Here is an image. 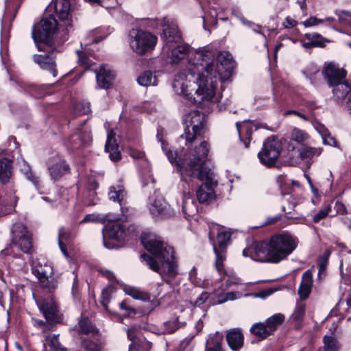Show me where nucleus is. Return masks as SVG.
Returning <instances> with one entry per match:
<instances>
[{
  "label": "nucleus",
  "mask_w": 351,
  "mask_h": 351,
  "mask_svg": "<svg viewBox=\"0 0 351 351\" xmlns=\"http://www.w3.org/2000/svg\"><path fill=\"white\" fill-rule=\"evenodd\" d=\"M213 58L212 52L206 49L196 50L187 69L175 75L172 83L174 91L199 106L211 107L219 102L221 95L216 93L217 84L229 80L234 64L226 51L220 52L217 61Z\"/></svg>",
  "instance_id": "1"
},
{
  "label": "nucleus",
  "mask_w": 351,
  "mask_h": 351,
  "mask_svg": "<svg viewBox=\"0 0 351 351\" xmlns=\"http://www.w3.org/2000/svg\"><path fill=\"white\" fill-rule=\"evenodd\" d=\"M141 239L144 247L157 258L143 254L141 256L142 260L162 278H174L178 274V263L173 248L152 233L144 232Z\"/></svg>",
  "instance_id": "2"
},
{
  "label": "nucleus",
  "mask_w": 351,
  "mask_h": 351,
  "mask_svg": "<svg viewBox=\"0 0 351 351\" xmlns=\"http://www.w3.org/2000/svg\"><path fill=\"white\" fill-rule=\"evenodd\" d=\"M297 240L287 233L276 234L268 242H260L243 251L244 256L261 262L277 263L285 259L296 248Z\"/></svg>",
  "instance_id": "3"
},
{
  "label": "nucleus",
  "mask_w": 351,
  "mask_h": 351,
  "mask_svg": "<svg viewBox=\"0 0 351 351\" xmlns=\"http://www.w3.org/2000/svg\"><path fill=\"white\" fill-rule=\"evenodd\" d=\"M161 147L169 162L176 164L180 169L185 168L198 176H212L214 173L213 167L206 162L210 146L206 141H202L187 153L182 160H177V154L167 148V144L161 141Z\"/></svg>",
  "instance_id": "4"
},
{
  "label": "nucleus",
  "mask_w": 351,
  "mask_h": 351,
  "mask_svg": "<svg viewBox=\"0 0 351 351\" xmlns=\"http://www.w3.org/2000/svg\"><path fill=\"white\" fill-rule=\"evenodd\" d=\"M58 30V22L52 15L43 16L36 23L32 31V37L39 51H48L53 46V36Z\"/></svg>",
  "instance_id": "5"
},
{
  "label": "nucleus",
  "mask_w": 351,
  "mask_h": 351,
  "mask_svg": "<svg viewBox=\"0 0 351 351\" xmlns=\"http://www.w3.org/2000/svg\"><path fill=\"white\" fill-rule=\"evenodd\" d=\"M205 123L204 113L198 110L191 111L184 115V132L181 136L185 138L186 143L193 142L204 132Z\"/></svg>",
  "instance_id": "6"
},
{
  "label": "nucleus",
  "mask_w": 351,
  "mask_h": 351,
  "mask_svg": "<svg viewBox=\"0 0 351 351\" xmlns=\"http://www.w3.org/2000/svg\"><path fill=\"white\" fill-rule=\"evenodd\" d=\"M157 37L152 34L141 29H132L130 32V46L139 55H143L154 49Z\"/></svg>",
  "instance_id": "7"
},
{
  "label": "nucleus",
  "mask_w": 351,
  "mask_h": 351,
  "mask_svg": "<svg viewBox=\"0 0 351 351\" xmlns=\"http://www.w3.org/2000/svg\"><path fill=\"white\" fill-rule=\"evenodd\" d=\"M282 149V142L274 136L267 138L263 143V147L258 154L260 162L271 167L276 164Z\"/></svg>",
  "instance_id": "8"
},
{
  "label": "nucleus",
  "mask_w": 351,
  "mask_h": 351,
  "mask_svg": "<svg viewBox=\"0 0 351 351\" xmlns=\"http://www.w3.org/2000/svg\"><path fill=\"white\" fill-rule=\"evenodd\" d=\"M12 234L10 247L14 251L16 250L29 253L32 248V237L27 228L22 223H15L12 228Z\"/></svg>",
  "instance_id": "9"
},
{
  "label": "nucleus",
  "mask_w": 351,
  "mask_h": 351,
  "mask_svg": "<svg viewBox=\"0 0 351 351\" xmlns=\"http://www.w3.org/2000/svg\"><path fill=\"white\" fill-rule=\"evenodd\" d=\"M32 273L37 277L43 288L52 290L58 285V278L55 276L51 265L40 262H34L32 265Z\"/></svg>",
  "instance_id": "10"
},
{
  "label": "nucleus",
  "mask_w": 351,
  "mask_h": 351,
  "mask_svg": "<svg viewBox=\"0 0 351 351\" xmlns=\"http://www.w3.org/2000/svg\"><path fill=\"white\" fill-rule=\"evenodd\" d=\"M323 149L322 147H312L308 146L295 147L292 143L287 146L288 158L286 162L291 166L297 165L301 160L311 159L313 156H319Z\"/></svg>",
  "instance_id": "11"
},
{
  "label": "nucleus",
  "mask_w": 351,
  "mask_h": 351,
  "mask_svg": "<svg viewBox=\"0 0 351 351\" xmlns=\"http://www.w3.org/2000/svg\"><path fill=\"white\" fill-rule=\"evenodd\" d=\"M231 234L228 231L218 230L217 241L219 248L213 245V251L215 254V266L218 272L223 270V263L226 258V247L230 240Z\"/></svg>",
  "instance_id": "12"
},
{
  "label": "nucleus",
  "mask_w": 351,
  "mask_h": 351,
  "mask_svg": "<svg viewBox=\"0 0 351 351\" xmlns=\"http://www.w3.org/2000/svg\"><path fill=\"white\" fill-rule=\"evenodd\" d=\"M202 182L198 190L197 197L200 203H208L215 198V188L217 182L213 177H197Z\"/></svg>",
  "instance_id": "13"
},
{
  "label": "nucleus",
  "mask_w": 351,
  "mask_h": 351,
  "mask_svg": "<svg viewBox=\"0 0 351 351\" xmlns=\"http://www.w3.org/2000/svg\"><path fill=\"white\" fill-rule=\"evenodd\" d=\"M162 38L165 42L164 51L169 50L172 47L171 44L178 43L181 39V35L177 25L173 23H165L162 26Z\"/></svg>",
  "instance_id": "14"
},
{
  "label": "nucleus",
  "mask_w": 351,
  "mask_h": 351,
  "mask_svg": "<svg viewBox=\"0 0 351 351\" xmlns=\"http://www.w3.org/2000/svg\"><path fill=\"white\" fill-rule=\"evenodd\" d=\"M50 6L53 7L54 12L60 20L65 21L66 26L71 25L70 0H53Z\"/></svg>",
  "instance_id": "15"
},
{
  "label": "nucleus",
  "mask_w": 351,
  "mask_h": 351,
  "mask_svg": "<svg viewBox=\"0 0 351 351\" xmlns=\"http://www.w3.org/2000/svg\"><path fill=\"white\" fill-rule=\"evenodd\" d=\"M323 73L329 85H334L335 83L344 81L346 76L344 69H340L332 63L324 67Z\"/></svg>",
  "instance_id": "16"
},
{
  "label": "nucleus",
  "mask_w": 351,
  "mask_h": 351,
  "mask_svg": "<svg viewBox=\"0 0 351 351\" xmlns=\"http://www.w3.org/2000/svg\"><path fill=\"white\" fill-rule=\"evenodd\" d=\"M149 211L154 217H167L174 212L162 197L156 198L149 206Z\"/></svg>",
  "instance_id": "17"
},
{
  "label": "nucleus",
  "mask_w": 351,
  "mask_h": 351,
  "mask_svg": "<svg viewBox=\"0 0 351 351\" xmlns=\"http://www.w3.org/2000/svg\"><path fill=\"white\" fill-rule=\"evenodd\" d=\"M53 49L54 47L53 46L51 50L47 51L49 53L48 54L34 55L33 56V60L41 69L48 71L53 77H56L57 75V70L56 69V64L51 57Z\"/></svg>",
  "instance_id": "18"
},
{
  "label": "nucleus",
  "mask_w": 351,
  "mask_h": 351,
  "mask_svg": "<svg viewBox=\"0 0 351 351\" xmlns=\"http://www.w3.org/2000/svg\"><path fill=\"white\" fill-rule=\"evenodd\" d=\"M37 304L47 321L57 322L58 320L57 304L53 299H43L37 301Z\"/></svg>",
  "instance_id": "19"
},
{
  "label": "nucleus",
  "mask_w": 351,
  "mask_h": 351,
  "mask_svg": "<svg viewBox=\"0 0 351 351\" xmlns=\"http://www.w3.org/2000/svg\"><path fill=\"white\" fill-rule=\"evenodd\" d=\"M114 78V72L107 65L101 66L99 70L96 71V80L100 88L108 89L110 88Z\"/></svg>",
  "instance_id": "20"
},
{
  "label": "nucleus",
  "mask_w": 351,
  "mask_h": 351,
  "mask_svg": "<svg viewBox=\"0 0 351 351\" xmlns=\"http://www.w3.org/2000/svg\"><path fill=\"white\" fill-rule=\"evenodd\" d=\"M127 335L128 339L132 341L130 346L129 351H149L151 348V343L145 339H141L136 337V328H131L128 329Z\"/></svg>",
  "instance_id": "21"
},
{
  "label": "nucleus",
  "mask_w": 351,
  "mask_h": 351,
  "mask_svg": "<svg viewBox=\"0 0 351 351\" xmlns=\"http://www.w3.org/2000/svg\"><path fill=\"white\" fill-rule=\"evenodd\" d=\"M116 133L111 130L107 136L105 145V151L109 153V157L112 161H117L121 159V151L115 138Z\"/></svg>",
  "instance_id": "22"
},
{
  "label": "nucleus",
  "mask_w": 351,
  "mask_h": 351,
  "mask_svg": "<svg viewBox=\"0 0 351 351\" xmlns=\"http://www.w3.org/2000/svg\"><path fill=\"white\" fill-rule=\"evenodd\" d=\"M226 341L232 350L238 351L243 346L244 337L240 329L233 328L227 332Z\"/></svg>",
  "instance_id": "23"
},
{
  "label": "nucleus",
  "mask_w": 351,
  "mask_h": 351,
  "mask_svg": "<svg viewBox=\"0 0 351 351\" xmlns=\"http://www.w3.org/2000/svg\"><path fill=\"white\" fill-rule=\"evenodd\" d=\"M190 53V47L188 45H180L173 47L171 52H168L169 62L172 64L180 63L184 60Z\"/></svg>",
  "instance_id": "24"
},
{
  "label": "nucleus",
  "mask_w": 351,
  "mask_h": 351,
  "mask_svg": "<svg viewBox=\"0 0 351 351\" xmlns=\"http://www.w3.org/2000/svg\"><path fill=\"white\" fill-rule=\"evenodd\" d=\"M312 285L313 274L310 269H308L303 273L302 281L298 289V294L302 300H305L308 297Z\"/></svg>",
  "instance_id": "25"
},
{
  "label": "nucleus",
  "mask_w": 351,
  "mask_h": 351,
  "mask_svg": "<svg viewBox=\"0 0 351 351\" xmlns=\"http://www.w3.org/2000/svg\"><path fill=\"white\" fill-rule=\"evenodd\" d=\"M116 217L118 218V217ZM119 219L120 218L119 217L118 221ZM116 221H117V220L109 221L110 223L106 225L104 232V237H107L115 240H120L123 237L124 228L121 224Z\"/></svg>",
  "instance_id": "26"
},
{
  "label": "nucleus",
  "mask_w": 351,
  "mask_h": 351,
  "mask_svg": "<svg viewBox=\"0 0 351 351\" xmlns=\"http://www.w3.org/2000/svg\"><path fill=\"white\" fill-rule=\"evenodd\" d=\"M309 138V135L304 130L295 128L291 134L290 144L294 145L295 147L303 146V143Z\"/></svg>",
  "instance_id": "27"
},
{
  "label": "nucleus",
  "mask_w": 351,
  "mask_h": 351,
  "mask_svg": "<svg viewBox=\"0 0 351 351\" xmlns=\"http://www.w3.org/2000/svg\"><path fill=\"white\" fill-rule=\"evenodd\" d=\"M223 341V335L219 332H215L207 340L205 351H223L221 348Z\"/></svg>",
  "instance_id": "28"
},
{
  "label": "nucleus",
  "mask_w": 351,
  "mask_h": 351,
  "mask_svg": "<svg viewBox=\"0 0 351 351\" xmlns=\"http://www.w3.org/2000/svg\"><path fill=\"white\" fill-rule=\"evenodd\" d=\"M329 86L332 87L333 95L338 100L344 99V97L351 90V87L346 82L345 80L339 83H335L334 85Z\"/></svg>",
  "instance_id": "29"
},
{
  "label": "nucleus",
  "mask_w": 351,
  "mask_h": 351,
  "mask_svg": "<svg viewBox=\"0 0 351 351\" xmlns=\"http://www.w3.org/2000/svg\"><path fill=\"white\" fill-rule=\"evenodd\" d=\"M51 176H62L70 173L69 166L64 160H60L49 167Z\"/></svg>",
  "instance_id": "30"
},
{
  "label": "nucleus",
  "mask_w": 351,
  "mask_h": 351,
  "mask_svg": "<svg viewBox=\"0 0 351 351\" xmlns=\"http://www.w3.org/2000/svg\"><path fill=\"white\" fill-rule=\"evenodd\" d=\"M138 83L143 86H156L158 79L155 73L151 71L143 72L137 79Z\"/></svg>",
  "instance_id": "31"
},
{
  "label": "nucleus",
  "mask_w": 351,
  "mask_h": 351,
  "mask_svg": "<svg viewBox=\"0 0 351 351\" xmlns=\"http://www.w3.org/2000/svg\"><path fill=\"white\" fill-rule=\"evenodd\" d=\"M182 211L186 217H193L197 213L195 202L189 197H184L182 202Z\"/></svg>",
  "instance_id": "32"
},
{
  "label": "nucleus",
  "mask_w": 351,
  "mask_h": 351,
  "mask_svg": "<svg viewBox=\"0 0 351 351\" xmlns=\"http://www.w3.org/2000/svg\"><path fill=\"white\" fill-rule=\"evenodd\" d=\"M284 320L285 316L281 313H277L269 317L266 321L267 330L271 334L283 323Z\"/></svg>",
  "instance_id": "33"
},
{
  "label": "nucleus",
  "mask_w": 351,
  "mask_h": 351,
  "mask_svg": "<svg viewBox=\"0 0 351 351\" xmlns=\"http://www.w3.org/2000/svg\"><path fill=\"white\" fill-rule=\"evenodd\" d=\"M125 194L126 193L124 189L121 185H117V186H112L110 187L108 193L109 198L114 201H118L120 204H121V202L123 200Z\"/></svg>",
  "instance_id": "34"
},
{
  "label": "nucleus",
  "mask_w": 351,
  "mask_h": 351,
  "mask_svg": "<svg viewBox=\"0 0 351 351\" xmlns=\"http://www.w3.org/2000/svg\"><path fill=\"white\" fill-rule=\"evenodd\" d=\"M267 329L264 324L256 323L250 328V331L254 335L263 339L271 335Z\"/></svg>",
  "instance_id": "35"
},
{
  "label": "nucleus",
  "mask_w": 351,
  "mask_h": 351,
  "mask_svg": "<svg viewBox=\"0 0 351 351\" xmlns=\"http://www.w3.org/2000/svg\"><path fill=\"white\" fill-rule=\"evenodd\" d=\"M118 219L119 218L117 217L110 218L108 215L100 216L96 214H88L84 217L80 223L101 222L104 223L107 221H113Z\"/></svg>",
  "instance_id": "36"
},
{
  "label": "nucleus",
  "mask_w": 351,
  "mask_h": 351,
  "mask_svg": "<svg viewBox=\"0 0 351 351\" xmlns=\"http://www.w3.org/2000/svg\"><path fill=\"white\" fill-rule=\"evenodd\" d=\"M219 274H221L222 273L225 276L227 277V279L226 280V285L224 289H228L230 287L238 285L240 283V278L232 271H228L224 269V265L223 264V270L220 272H218Z\"/></svg>",
  "instance_id": "37"
},
{
  "label": "nucleus",
  "mask_w": 351,
  "mask_h": 351,
  "mask_svg": "<svg viewBox=\"0 0 351 351\" xmlns=\"http://www.w3.org/2000/svg\"><path fill=\"white\" fill-rule=\"evenodd\" d=\"M324 351H338L341 346L337 339L331 336L324 337Z\"/></svg>",
  "instance_id": "38"
},
{
  "label": "nucleus",
  "mask_w": 351,
  "mask_h": 351,
  "mask_svg": "<svg viewBox=\"0 0 351 351\" xmlns=\"http://www.w3.org/2000/svg\"><path fill=\"white\" fill-rule=\"evenodd\" d=\"M45 345H48L51 349L55 351H65V348H63L58 339L57 335H49L46 337Z\"/></svg>",
  "instance_id": "39"
},
{
  "label": "nucleus",
  "mask_w": 351,
  "mask_h": 351,
  "mask_svg": "<svg viewBox=\"0 0 351 351\" xmlns=\"http://www.w3.org/2000/svg\"><path fill=\"white\" fill-rule=\"evenodd\" d=\"M70 232L64 229L60 228L59 230V239H58V244L62 252L64 254L65 256L68 257V253L66 251V245L64 243V241H66L70 238Z\"/></svg>",
  "instance_id": "40"
},
{
  "label": "nucleus",
  "mask_w": 351,
  "mask_h": 351,
  "mask_svg": "<svg viewBox=\"0 0 351 351\" xmlns=\"http://www.w3.org/2000/svg\"><path fill=\"white\" fill-rule=\"evenodd\" d=\"M241 295V294L237 291L222 293L217 295V301L215 303L222 304L230 300H234L239 298Z\"/></svg>",
  "instance_id": "41"
},
{
  "label": "nucleus",
  "mask_w": 351,
  "mask_h": 351,
  "mask_svg": "<svg viewBox=\"0 0 351 351\" xmlns=\"http://www.w3.org/2000/svg\"><path fill=\"white\" fill-rule=\"evenodd\" d=\"M304 36L308 40H311L314 47H323L325 46L326 40L318 34H306Z\"/></svg>",
  "instance_id": "42"
},
{
  "label": "nucleus",
  "mask_w": 351,
  "mask_h": 351,
  "mask_svg": "<svg viewBox=\"0 0 351 351\" xmlns=\"http://www.w3.org/2000/svg\"><path fill=\"white\" fill-rule=\"evenodd\" d=\"M128 294L136 300H141L144 302H149L151 300V297L147 293L136 289H130Z\"/></svg>",
  "instance_id": "43"
},
{
  "label": "nucleus",
  "mask_w": 351,
  "mask_h": 351,
  "mask_svg": "<svg viewBox=\"0 0 351 351\" xmlns=\"http://www.w3.org/2000/svg\"><path fill=\"white\" fill-rule=\"evenodd\" d=\"M12 161L7 158L0 159V176H10Z\"/></svg>",
  "instance_id": "44"
},
{
  "label": "nucleus",
  "mask_w": 351,
  "mask_h": 351,
  "mask_svg": "<svg viewBox=\"0 0 351 351\" xmlns=\"http://www.w3.org/2000/svg\"><path fill=\"white\" fill-rule=\"evenodd\" d=\"M80 328L82 333L89 334L95 332V327L91 324L90 321L87 319H82L80 322Z\"/></svg>",
  "instance_id": "45"
},
{
  "label": "nucleus",
  "mask_w": 351,
  "mask_h": 351,
  "mask_svg": "<svg viewBox=\"0 0 351 351\" xmlns=\"http://www.w3.org/2000/svg\"><path fill=\"white\" fill-rule=\"evenodd\" d=\"M305 313V305L300 303L296 305L294 312L291 317L293 320L300 322L302 320Z\"/></svg>",
  "instance_id": "46"
},
{
  "label": "nucleus",
  "mask_w": 351,
  "mask_h": 351,
  "mask_svg": "<svg viewBox=\"0 0 351 351\" xmlns=\"http://www.w3.org/2000/svg\"><path fill=\"white\" fill-rule=\"evenodd\" d=\"M333 19H334L332 17H328L325 19V21H333ZM324 19H317L315 16H311V17L308 18L307 20L302 22V24L304 27H308L318 25L324 23Z\"/></svg>",
  "instance_id": "47"
},
{
  "label": "nucleus",
  "mask_w": 351,
  "mask_h": 351,
  "mask_svg": "<svg viewBox=\"0 0 351 351\" xmlns=\"http://www.w3.org/2000/svg\"><path fill=\"white\" fill-rule=\"evenodd\" d=\"M88 2L99 3L102 7L106 9L115 8L118 4L117 0H89Z\"/></svg>",
  "instance_id": "48"
},
{
  "label": "nucleus",
  "mask_w": 351,
  "mask_h": 351,
  "mask_svg": "<svg viewBox=\"0 0 351 351\" xmlns=\"http://www.w3.org/2000/svg\"><path fill=\"white\" fill-rule=\"evenodd\" d=\"M82 346L87 351H100L98 345L88 339H82Z\"/></svg>",
  "instance_id": "49"
},
{
  "label": "nucleus",
  "mask_w": 351,
  "mask_h": 351,
  "mask_svg": "<svg viewBox=\"0 0 351 351\" xmlns=\"http://www.w3.org/2000/svg\"><path fill=\"white\" fill-rule=\"evenodd\" d=\"M321 134L324 144L330 146L337 145L336 140L327 131H324V132L321 133Z\"/></svg>",
  "instance_id": "50"
},
{
  "label": "nucleus",
  "mask_w": 351,
  "mask_h": 351,
  "mask_svg": "<svg viewBox=\"0 0 351 351\" xmlns=\"http://www.w3.org/2000/svg\"><path fill=\"white\" fill-rule=\"evenodd\" d=\"M75 112L77 114H88L90 112V107L88 103H80L76 105Z\"/></svg>",
  "instance_id": "51"
},
{
  "label": "nucleus",
  "mask_w": 351,
  "mask_h": 351,
  "mask_svg": "<svg viewBox=\"0 0 351 351\" xmlns=\"http://www.w3.org/2000/svg\"><path fill=\"white\" fill-rule=\"evenodd\" d=\"M329 211L330 208L328 207H326L324 208L319 210L318 213L313 216V221L315 223L319 222L320 220L325 218L328 215Z\"/></svg>",
  "instance_id": "52"
},
{
  "label": "nucleus",
  "mask_w": 351,
  "mask_h": 351,
  "mask_svg": "<svg viewBox=\"0 0 351 351\" xmlns=\"http://www.w3.org/2000/svg\"><path fill=\"white\" fill-rule=\"evenodd\" d=\"M112 290V289H111V288L106 289L103 290L102 293H101V297H102L101 304L106 310L108 309L107 304L110 301V291Z\"/></svg>",
  "instance_id": "53"
},
{
  "label": "nucleus",
  "mask_w": 351,
  "mask_h": 351,
  "mask_svg": "<svg viewBox=\"0 0 351 351\" xmlns=\"http://www.w3.org/2000/svg\"><path fill=\"white\" fill-rule=\"evenodd\" d=\"M128 154L134 159L143 160L145 158V155L143 152L134 148H130L128 150Z\"/></svg>",
  "instance_id": "54"
},
{
  "label": "nucleus",
  "mask_w": 351,
  "mask_h": 351,
  "mask_svg": "<svg viewBox=\"0 0 351 351\" xmlns=\"http://www.w3.org/2000/svg\"><path fill=\"white\" fill-rule=\"evenodd\" d=\"M298 24V22L296 20H295L293 18L288 16L285 18L284 21L282 23V25L284 28L289 29L293 28L295 27Z\"/></svg>",
  "instance_id": "55"
},
{
  "label": "nucleus",
  "mask_w": 351,
  "mask_h": 351,
  "mask_svg": "<svg viewBox=\"0 0 351 351\" xmlns=\"http://www.w3.org/2000/svg\"><path fill=\"white\" fill-rule=\"evenodd\" d=\"M19 167L20 168L21 173L25 176H28L32 173L31 168L28 163L25 161L22 160L19 162Z\"/></svg>",
  "instance_id": "56"
},
{
  "label": "nucleus",
  "mask_w": 351,
  "mask_h": 351,
  "mask_svg": "<svg viewBox=\"0 0 351 351\" xmlns=\"http://www.w3.org/2000/svg\"><path fill=\"white\" fill-rule=\"evenodd\" d=\"M209 298V294L207 292H202V294L197 298L194 302V306H201Z\"/></svg>",
  "instance_id": "57"
},
{
  "label": "nucleus",
  "mask_w": 351,
  "mask_h": 351,
  "mask_svg": "<svg viewBox=\"0 0 351 351\" xmlns=\"http://www.w3.org/2000/svg\"><path fill=\"white\" fill-rule=\"evenodd\" d=\"M97 186H98V183L94 179V178L93 177L89 178V179L88 180V190H90V191L95 190V189H96L97 188Z\"/></svg>",
  "instance_id": "58"
},
{
  "label": "nucleus",
  "mask_w": 351,
  "mask_h": 351,
  "mask_svg": "<svg viewBox=\"0 0 351 351\" xmlns=\"http://www.w3.org/2000/svg\"><path fill=\"white\" fill-rule=\"evenodd\" d=\"M284 114H285V116H288L290 114H295V116H298L304 120H307V117L305 114H304L300 112L295 111V110H288V111L285 112Z\"/></svg>",
  "instance_id": "59"
},
{
  "label": "nucleus",
  "mask_w": 351,
  "mask_h": 351,
  "mask_svg": "<svg viewBox=\"0 0 351 351\" xmlns=\"http://www.w3.org/2000/svg\"><path fill=\"white\" fill-rule=\"evenodd\" d=\"M78 62H80V64L84 66H89V60L85 55H83L82 53H78Z\"/></svg>",
  "instance_id": "60"
},
{
  "label": "nucleus",
  "mask_w": 351,
  "mask_h": 351,
  "mask_svg": "<svg viewBox=\"0 0 351 351\" xmlns=\"http://www.w3.org/2000/svg\"><path fill=\"white\" fill-rule=\"evenodd\" d=\"M27 87L29 89L31 94L35 95V96H38L37 95V92L38 91V89H39L38 87H37L33 84H28Z\"/></svg>",
  "instance_id": "61"
},
{
  "label": "nucleus",
  "mask_w": 351,
  "mask_h": 351,
  "mask_svg": "<svg viewBox=\"0 0 351 351\" xmlns=\"http://www.w3.org/2000/svg\"><path fill=\"white\" fill-rule=\"evenodd\" d=\"M301 45L305 49H310L311 47H314L311 40H308V42H301Z\"/></svg>",
  "instance_id": "62"
},
{
  "label": "nucleus",
  "mask_w": 351,
  "mask_h": 351,
  "mask_svg": "<svg viewBox=\"0 0 351 351\" xmlns=\"http://www.w3.org/2000/svg\"><path fill=\"white\" fill-rule=\"evenodd\" d=\"M346 108L348 111L351 114V94L348 97L346 101Z\"/></svg>",
  "instance_id": "63"
},
{
  "label": "nucleus",
  "mask_w": 351,
  "mask_h": 351,
  "mask_svg": "<svg viewBox=\"0 0 351 351\" xmlns=\"http://www.w3.org/2000/svg\"><path fill=\"white\" fill-rule=\"evenodd\" d=\"M209 15L212 19H215L217 16V12L215 9L213 8V10H210L209 11Z\"/></svg>",
  "instance_id": "64"
}]
</instances>
